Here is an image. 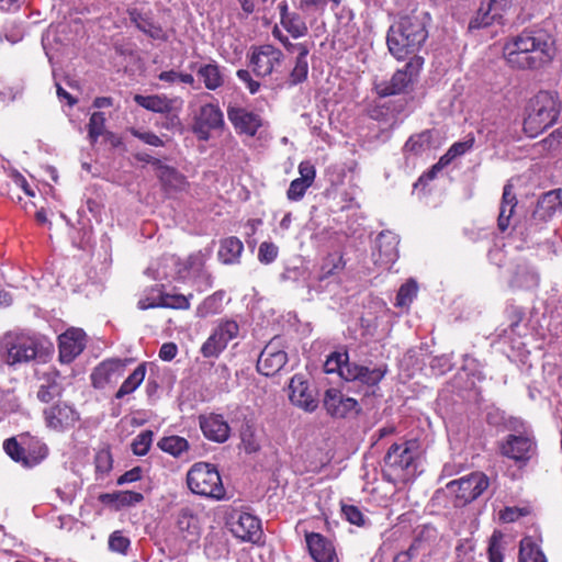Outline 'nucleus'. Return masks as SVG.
<instances>
[{
    "label": "nucleus",
    "instance_id": "nucleus-52",
    "mask_svg": "<svg viewBox=\"0 0 562 562\" xmlns=\"http://www.w3.org/2000/svg\"><path fill=\"white\" fill-rule=\"evenodd\" d=\"M312 184L306 183L300 179H294L291 181L290 187L286 191V196L290 201H300L303 199L306 190Z\"/></svg>",
    "mask_w": 562,
    "mask_h": 562
},
{
    "label": "nucleus",
    "instance_id": "nucleus-19",
    "mask_svg": "<svg viewBox=\"0 0 562 562\" xmlns=\"http://www.w3.org/2000/svg\"><path fill=\"white\" fill-rule=\"evenodd\" d=\"M323 405L334 418H345L358 409V402L355 398L345 396L336 389H328L325 392Z\"/></svg>",
    "mask_w": 562,
    "mask_h": 562
},
{
    "label": "nucleus",
    "instance_id": "nucleus-41",
    "mask_svg": "<svg viewBox=\"0 0 562 562\" xmlns=\"http://www.w3.org/2000/svg\"><path fill=\"white\" fill-rule=\"evenodd\" d=\"M173 101L164 94H151L143 97V109L165 114L172 110Z\"/></svg>",
    "mask_w": 562,
    "mask_h": 562
},
{
    "label": "nucleus",
    "instance_id": "nucleus-7",
    "mask_svg": "<svg viewBox=\"0 0 562 562\" xmlns=\"http://www.w3.org/2000/svg\"><path fill=\"white\" fill-rule=\"evenodd\" d=\"M239 325L234 319H220L211 335L201 346L200 352L204 358H217L228 342L237 338Z\"/></svg>",
    "mask_w": 562,
    "mask_h": 562
},
{
    "label": "nucleus",
    "instance_id": "nucleus-21",
    "mask_svg": "<svg viewBox=\"0 0 562 562\" xmlns=\"http://www.w3.org/2000/svg\"><path fill=\"white\" fill-rule=\"evenodd\" d=\"M286 361V352L278 349L273 342H270L259 355L257 370L266 376H272L285 366Z\"/></svg>",
    "mask_w": 562,
    "mask_h": 562
},
{
    "label": "nucleus",
    "instance_id": "nucleus-40",
    "mask_svg": "<svg viewBox=\"0 0 562 562\" xmlns=\"http://www.w3.org/2000/svg\"><path fill=\"white\" fill-rule=\"evenodd\" d=\"M539 276L528 266H518L513 279L512 285L516 288L530 289L537 286Z\"/></svg>",
    "mask_w": 562,
    "mask_h": 562
},
{
    "label": "nucleus",
    "instance_id": "nucleus-58",
    "mask_svg": "<svg viewBox=\"0 0 562 562\" xmlns=\"http://www.w3.org/2000/svg\"><path fill=\"white\" fill-rule=\"evenodd\" d=\"M543 146L551 151L562 150V126L553 131L546 139Z\"/></svg>",
    "mask_w": 562,
    "mask_h": 562
},
{
    "label": "nucleus",
    "instance_id": "nucleus-3",
    "mask_svg": "<svg viewBox=\"0 0 562 562\" xmlns=\"http://www.w3.org/2000/svg\"><path fill=\"white\" fill-rule=\"evenodd\" d=\"M417 458L418 443L416 440L393 443L384 457V479L394 484L413 480L417 472Z\"/></svg>",
    "mask_w": 562,
    "mask_h": 562
},
{
    "label": "nucleus",
    "instance_id": "nucleus-35",
    "mask_svg": "<svg viewBox=\"0 0 562 562\" xmlns=\"http://www.w3.org/2000/svg\"><path fill=\"white\" fill-rule=\"evenodd\" d=\"M140 495L132 491H119L114 493H104L99 495V501L113 509H121L138 503Z\"/></svg>",
    "mask_w": 562,
    "mask_h": 562
},
{
    "label": "nucleus",
    "instance_id": "nucleus-20",
    "mask_svg": "<svg viewBox=\"0 0 562 562\" xmlns=\"http://www.w3.org/2000/svg\"><path fill=\"white\" fill-rule=\"evenodd\" d=\"M125 366L120 360H106L100 363L91 374V381L94 387L105 389L114 385L124 374Z\"/></svg>",
    "mask_w": 562,
    "mask_h": 562
},
{
    "label": "nucleus",
    "instance_id": "nucleus-45",
    "mask_svg": "<svg viewBox=\"0 0 562 562\" xmlns=\"http://www.w3.org/2000/svg\"><path fill=\"white\" fill-rule=\"evenodd\" d=\"M105 134V115L103 112H93L88 124V137L94 144L99 136Z\"/></svg>",
    "mask_w": 562,
    "mask_h": 562
},
{
    "label": "nucleus",
    "instance_id": "nucleus-15",
    "mask_svg": "<svg viewBox=\"0 0 562 562\" xmlns=\"http://www.w3.org/2000/svg\"><path fill=\"white\" fill-rule=\"evenodd\" d=\"M282 60L283 53L279 48L272 45H262L251 52L249 67L256 77L266 78L281 65Z\"/></svg>",
    "mask_w": 562,
    "mask_h": 562
},
{
    "label": "nucleus",
    "instance_id": "nucleus-64",
    "mask_svg": "<svg viewBox=\"0 0 562 562\" xmlns=\"http://www.w3.org/2000/svg\"><path fill=\"white\" fill-rule=\"evenodd\" d=\"M488 559L490 562H503V553L499 546L494 540V537L492 538L488 547Z\"/></svg>",
    "mask_w": 562,
    "mask_h": 562
},
{
    "label": "nucleus",
    "instance_id": "nucleus-51",
    "mask_svg": "<svg viewBox=\"0 0 562 562\" xmlns=\"http://www.w3.org/2000/svg\"><path fill=\"white\" fill-rule=\"evenodd\" d=\"M278 254L279 248L277 245L270 241H263L258 249V259L260 262L269 265L277 259Z\"/></svg>",
    "mask_w": 562,
    "mask_h": 562
},
{
    "label": "nucleus",
    "instance_id": "nucleus-6",
    "mask_svg": "<svg viewBox=\"0 0 562 562\" xmlns=\"http://www.w3.org/2000/svg\"><path fill=\"white\" fill-rule=\"evenodd\" d=\"M4 451L15 462L31 468L38 464L47 456V447L29 436H20V439L10 438L3 443Z\"/></svg>",
    "mask_w": 562,
    "mask_h": 562
},
{
    "label": "nucleus",
    "instance_id": "nucleus-1",
    "mask_svg": "<svg viewBox=\"0 0 562 562\" xmlns=\"http://www.w3.org/2000/svg\"><path fill=\"white\" fill-rule=\"evenodd\" d=\"M555 55V41L546 30H524L507 38L503 56L517 69H539L551 63Z\"/></svg>",
    "mask_w": 562,
    "mask_h": 562
},
{
    "label": "nucleus",
    "instance_id": "nucleus-10",
    "mask_svg": "<svg viewBox=\"0 0 562 562\" xmlns=\"http://www.w3.org/2000/svg\"><path fill=\"white\" fill-rule=\"evenodd\" d=\"M488 486V479L482 472H474L451 481L447 488L454 494L460 505L468 504L477 498Z\"/></svg>",
    "mask_w": 562,
    "mask_h": 562
},
{
    "label": "nucleus",
    "instance_id": "nucleus-25",
    "mask_svg": "<svg viewBox=\"0 0 562 562\" xmlns=\"http://www.w3.org/2000/svg\"><path fill=\"white\" fill-rule=\"evenodd\" d=\"M227 116L234 127L243 134L254 136L262 125L261 117L244 108L229 106Z\"/></svg>",
    "mask_w": 562,
    "mask_h": 562
},
{
    "label": "nucleus",
    "instance_id": "nucleus-56",
    "mask_svg": "<svg viewBox=\"0 0 562 562\" xmlns=\"http://www.w3.org/2000/svg\"><path fill=\"white\" fill-rule=\"evenodd\" d=\"M241 443L247 453L256 452L259 449V443L255 437L252 429L247 426L240 432Z\"/></svg>",
    "mask_w": 562,
    "mask_h": 562
},
{
    "label": "nucleus",
    "instance_id": "nucleus-50",
    "mask_svg": "<svg viewBox=\"0 0 562 562\" xmlns=\"http://www.w3.org/2000/svg\"><path fill=\"white\" fill-rule=\"evenodd\" d=\"M140 366L135 368L134 372L123 382L119 391L116 392V398H122L125 395L134 392L140 384Z\"/></svg>",
    "mask_w": 562,
    "mask_h": 562
},
{
    "label": "nucleus",
    "instance_id": "nucleus-26",
    "mask_svg": "<svg viewBox=\"0 0 562 562\" xmlns=\"http://www.w3.org/2000/svg\"><path fill=\"white\" fill-rule=\"evenodd\" d=\"M232 532L243 541L257 543L262 537L261 522L256 516L241 513L232 525Z\"/></svg>",
    "mask_w": 562,
    "mask_h": 562
},
{
    "label": "nucleus",
    "instance_id": "nucleus-44",
    "mask_svg": "<svg viewBox=\"0 0 562 562\" xmlns=\"http://www.w3.org/2000/svg\"><path fill=\"white\" fill-rule=\"evenodd\" d=\"M454 562H484V558L475 551L470 540H463L456 548Z\"/></svg>",
    "mask_w": 562,
    "mask_h": 562
},
{
    "label": "nucleus",
    "instance_id": "nucleus-53",
    "mask_svg": "<svg viewBox=\"0 0 562 562\" xmlns=\"http://www.w3.org/2000/svg\"><path fill=\"white\" fill-rule=\"evenodd\" d=\"M474 142V135L469 134L463 140L456 142L454 144H452L448 151L450 153V156H452L456 159L457 157H460L468 153L473 147Z\"/></svg>",
    "mask_w": 562,
    "mask_h": 562
},
{
    "label": "nucleus",
    "instance_id": "nucleus-5",
    "mask_svg": "<svg viewBox=\"0 0 562 562\" xmlns=\"http://www.w3.org/2000/svg\"><path fill=\"white\" fill-rule=\"evenodd\" d=\"M187 484L192 493L222 499L225 488L217 469L210 463L198 462L192 465L187 474Z\"/></svg>",
    "mask_w": 562,
    "mask_h": 562
},
{
    "label": "nucleus",
    "instance_id": "nucleus-63",
    "mask_svg": "<svg viewBox=\"0 0 562 562\" xmlns=\"http://www.w3.org/2000/svg\"><path fill=\"white\" fill-rule=\"evenodd\" d=\"M140 479V468L135 467L131 471L125 472L117 479V484L122 485L124 483L134 482Z\"/></svg>",
    "mask_w": 562,
    "mask_h": 562
},
{
    "label": "nucleus",
    "instance_id": "nucleus-23",
    "mask_svg": "<svg viewBox=\"0 0 562 562\" xmlns=\"http://www.w3.org/2000/svg\"><path fill=\"white\" fill-rule=\"evenodd\" d=\"M199 425L203 435L212 441L225 442L229 438L231 428L220 414H207L199 417Z\"/></svg>",
    "mask_w": 562,
    "mask_h": 562
},
{
    "label": "nucleus",
    "instance_id": "nucleus-9",
    "mask_svg": "<svg viewBox=\"0 0 562 562\" xmlns=\"http://www.w3.org/2000/svg\"><path fill=\"white\" fill-rule=\"evenodd\" d=\"M501 453L517 463L526 464L537 453V445L531 434L508 435L499 446Z\"/></svg>",
    "mask_w": 562,
    "mask_h": 562
},
{
    "label": "nucleus",
    "instance_id": "nucleus-30",
    "mask_svg": "<svg viewBox=\"0 0 562 562\" xmlns=\"http://www.w3.org/2000/svg\"><path fill=\"white\" fill-rule=\"evenodd\" d=\"M189 68L196 71L205 89L210 91L217 90L225 82L223 69L215 60L199 66L196 64H190Z\"/></svg>",
    "mask_w": 562,
    "mask_h": 562
},
{
    "label": "nucleus",
    "instance_id": "nucleus-60",
    "mask_svg": "<svg viewBox=\"0 0 562 562\" xmlns=\"http://www.w3.org/2000/svg\"><path fill=\"white\" fill-rule=\"evenodd\" d=\"M236 75H237L238 79L246 85L247 89L249 90V92L251 94H255L259 91L260 83L257 80L252 79L249 70L239 69V70H237Z\"/></svg>",
    "mask_w": 562,
    "mask_h": 562
},
{
    "label": "nucleus",
    "instance_id": "nucleus-37",
    "mask_svg": "<svg viewBox=\"0 0 562 562\" xmlns=\"http://www.w3.org/2000/svg\"><path fill=\"white\" fill-rule=\"evenodd\" d=\"M351 363L347 351H334L327 357L324 370L326 373H338L345 379V371Z\"/></svg>",
    "mask_w": 562,
    "mask_h": 562
},
{
    "label": "nucleus",
    "instance_id": "nucleus-32",
    "mask_svg": "<svg viewBox=\"0 0 562 562\" xmlns=\"http://www.w3.org/2000/svg\"><path fill=\"white\" fill-rule=\"evenodd\" d=\"M206 255L202 251L190 255L186 261L189 274L201 281L205 289L212 285V277L205 270Z\"/></svg>",
    "mask_w": 562,
    "mask_h": 562
},
{
    "label": "nucleus",
    "instance_id": "nucleus-17",
    "mask_svg": "<svg viewBox=\"0 0 562 562\" xmlns=\"http://www.w3.org/2000/svg\"><path fill=\"white\" fill-rule=\"evenodd\" d=\"M398 236L390 231L382 232L376 238L375 265L389 269L398 258Z\"/></svg>",
    "mask_w": 562,
    "mask_h": 562
},
{
    "label": "nucleus",
    "instance_id": "nucleus-33",
    "mask_svg": "<svg viewBox=\"0 0 562 562\" xmlns=\"http://www.w3.org/2000/svg\"><path fill=\"white\" fill-rule=\"evenodd\" d=\"M244 251L241 240L235 236L227 237L221 241L218 249V259L224 265H236L239 262Z\"/></svg>",
    "mask_w": 562,
    "mask_h": 562
},
{
    "label": "nucleus",
    "instance_id": "nucleus-24",
    "mask_svg": "<svg viewBox=\"0 0 562 562\" xmlns=\"http://www.w3.org/2000/svg\"><path fill=\"white\" fill-rule=\"evenodd\" d=\"M46 425L54 430H63L75 425L78 413L68 404L59 403L44 411Z\"/></svg>",
    "mask_w": 562,
    "mask_h": 562
},
{
    "label": "nucleus",
    "instance_id": "nucleus-29",
    "mask_svg": "<svg viewBox=\"0 0 562 562\" xmlns=\"http://www.w3.org/2000/svg\"><path fill=\"white\" fill-rule=\"evenodd\" d=\"M306 544L315 562H337L333 543L323 535L311 532L305 536Z\"/></svg>",
    "mask_w": 562,
    "mask_h": 562
},
{
    "label": "nucleus",
    "instance_id": "nucleus-47",
    "mask_svg": "<svg viewBox=\"0 0 562 562\" xmlns=\"http://www.w3.org/2000/svg\"><path fill=\"white\" fill-rule=\"evenodd\" d=\"M95 473L99 476L106 475L113 467V458L108 447L99 449L94 457Z\"/></svg>",
    "mask_w": 562,
    "mask_h": 562
},
{
    "label": "nucleus",
    "instance_id": "nucleus-42",
    "mask_svg": "<svg viewBox=\"0 0 562 562\" xmlns=\"http://www.w3.org/2000/svg\"><path fill=\"white\" fill-rule=\"evenodd\" d=\"M519 562H547V559L530 538H524L520 541Z\"/></svg>",
    "mask_w": 562,
    "mask_h": 562
},
{
    "label": "nucleus",
    "instance_id": "nucleus-8",
    "mask_svg": "<svg viewBox=\"0 0 562 562\" xmlns=\"http://www.w3.org/2000/svg\"><path fill=\"white\" fill-rule=\"evenodd\" d=\"M8 364L29 362L37 358L42 350V344L27 335L8 336L5 339Z\"/></svg>",
    "mask_w": 562,
    "mask_h": 562
},
{
    "label": "nucleus",
    "instance_id": "nucleus-62",
    "mask_svg": "<svg viewBox=\"0 0 562 562\" xmlns=\"http://www.w3.org/2000/svg\"><path fill=\"white\" fill-rule=\"evenodd\" d=\"M178 353V347L175 342H165L159 350V358L164 361H171Z\"/></svg>",
    "mask_w": 562,
    "mask_h": 562
},
{
    "label": "nucleus",
    "instance_id": "nucleus-54",
    "mask_svg": "<svg viewBox=\"0 0 562 562\" xmlns=\"http://www.w3.org/2000/svg\"><path fill=\"white\" fill-rule=\"evenodd\" d=\"M341 513L350 524L357 526L364 525V515L357 506L342 504Z\"/></svg>",
    "mask_w": 562,
    "mask_h": 562
},
{
    "label": "nucleus",
    "instance_id": "nucleus-36",
    "mask_svg": "<svg viewBox=\"0 0 562 562\" xmlns=\"http://www.w3.org/2000/svg\"><path fill=\"white\" fill-rule=\"evenodd\" d=\"M224 291H216L212 295L205 297L196 307L195 316L199 318H207L220 314L223 311Z\"/></svg>",
    "mask_w": 562,
    "mask_h": 562
},
{
    "label": "nucleus",
    "instance_id": "nucleus-57",
    "mask_svg": "<svg viewBox=\"0 0 562 562\" xmlns=\"http://www.w3.org/2000/svg\"><path fill=\"white\" fill-rule=\"evenodd\" d=\"M128 546L130 540L119 531L113 532L109 539V547L112 551L125 553Z\"/></svg>",
    "mask_w": 562,
    "mask_h": 562
},
{
    "label": "nucleus",
    "instance_id": "nucleus-28",
    "mask_svg": "<svg viewBox=\"0 0 562 562\" xmlns=\"http://www.w3.org/2000/svg\"><path fill=\"white\" fill-rule=\"evenodd\" d=\"M518 204L516 193L514 191V184L508 181L502 193L499 203V213L497 217V228L505 233L513 224V216Z\"/></svg>",
    "mask_w": 562,
    "mask_h": 562
},
{
    "label": "nucleus",
    "instance_id": "nucleus-48",
    "mask_svg": "<svg viewBox=\"0 0 562 562\" xmlns=\"http://www.w3.org/2000/svg\"><path fill=\"white\" fill-rule=\"evenodd\" d=\"M344 268H345V261H344V258L341 255H338V254L329 255L325 259V261L322 266V271H321V276L318 277V279L322 281V280L335 274L336 272L341 271Z\"/></svg>",
    "mask_w": 562,
    "mask_h": 562
},
{
    "label": "nucleus",
    "instance_id": "nucleus-14",
    "mask_svg": "<svg viewBox=\"0 0 562 562\" xmlns=\"http://www.w3.org/2000/svg\"><path fill=\"white\" fill-rule=\"evenodd\" d=\"M143 162L153 166V169L161 182L165 191L169 194L183 192L188 189L189 183L187 178L180 173L176 168L170 167L161 161V159L154 157L147 153H143Z\"/></svg>",
    "mask_w": 562,
    "mask_h": 562
},
{
    "label": "nucleus",
    "instance_id": "nucleus-18",
    "mask_svg": "<svg viewBox=\"0 0 562 562\" xmlns=\"http://www.w3.org/2000/svg\"><path fill=\"white\" fill-rule=\"evenodd\" d=\"M86 346V334L80 328L67 329L58 337L59 359L64 363L71 362Z\"/></svg>",
    "mask_w": 562,
    "mask_h": 562
},
{
    "label": "nucleus",
    "instance_id": "nucleus-13",
    "mask_svg": "<svg viewBox=\"0 0 562 562\" xmlns=\"http://www.w3.org/2000/svg\"><path fill=\"white\" fill-rule=\"evenodd\" d=\"M423 61L419 57H414L405 64L403 69L397 70L390 81L382 82L376 86L379 95L389 97L405 92L414 82L419 74Z\"/></svg>",
    "mask_w": 562,
    "mask_h": 562
},
{
    "label": "nucleus",
    "instance_id": "nucleus-38",
    "mask_svg": "<svg viewBox=\"0 0 562 562\" xmlns=\"http://www.w3.org/2000/svg\"><path fill=\"white\" fill-rule=\"evenodd\" d=\"M193 295L190 294L188 296L182 294H161L159 296L158 303H148L145 304L143 302V308L147 307H154V306H161V307H168V308H175V310H189L190 308V299Z\"/></svg>",
    "mask_w": 562,
    "mask_h": 562
},
{
    "label": "nucleus",
    "instance_id": "nucleus-11",
    "mask_svg": "<svg viewBox=\"0 0 562 562\" xmlns=\"http://www.w3.org/2000/svg\"><path fill=\"white\" fill-rule=\"evenodd\" d=\"M173 533L179 552H186L198 543L200 539L199 519L191 509L182 508L178 512Z\"/></svg>",
    "mask_w": 562,
    "mask_h": 562
},
{
    "label": "nucleus",
    "instance_id": "nucleus-2",
    "mask_svg": "<svg viewBox=\"0 0 562 562\" xmlns=\"http://www.w3.org/2000/svg\"><path fill=\"white\" fill-rule=\"evenodd\" d=\"M425 24L417 18L405 16L390 26L386 44L390 53L397 59L416 54L427 40Z\"/></svg>",
    "mask_w": 562,
    "mask_h": 562
},
{
    "label": "nucleus",
    "instance_id": "nucleus-22",
    "mask_svg": "<svg viewBox=\"0 0 562 562\" xmlns=\"http://www.w3.org/2000/svg\"><path fill=\"white\" fill-rule=\"evenodd\" d=\"M386 372V364L370 368L352 362L345 371V380L357 381L367 386H375L382 381Z\"/></svg>",
    "mask_w": 562,
    "mask_h": 562
},
{
    "label": "nucleus",
    "instance_id": "nucleus-46",
    "mask_svg": "<svg viewBox=\"0 0 562 562\" xmlns=\"http://www.w3.org/2000/svg\"><path fill=\"white\" fill-rule=\"evenodd\" d=\"M418 285L415 280L411 279L401 285L396 295V306L404 307L408 306L416 297Z\"/></svg>",
    "mask_w": 562,
    "mask_h": 562
},
{
    "label": "nucleus",
    "instance_id": "nucleus-55",
    "mask_svg": "<svg viewBox=\"0 0 562 562\" xmlns=\"http://www.w3.org/2000/svg\"><path fill=\"white\" fill-rule=\"evenodd\" d=\"M143 33H146L154 41L166 42L168 40L167 31L154 22L143 21Z\"/></svg>",
    "mask_w": 562,
    "mask_h": 562
},
{
    "label": "nucleus",
    "instance_id": "nucleus-34",
    "mask_svg": "<svg viewBox=\"0 0 562 562\" xmlns=\"http://www.w3.org/2000/svg\"><path fill=\"white\" fill-rule=\"evenodd\" d=\"M59 375L56 372L45 373L41 378V384L37 391V398L43 403H49L60 396L63 387L58 381Z\"/></svg>",
    "mask_w": 562,
    "mask_h": 562
},
{
    "label": "nucleus",
    "instance_id": "nucleus-4",
    "mask_svg": "<svg viewBox=\"0 0 562 562\" xmlns=\"http://www.w3.org/2000/svg\"><path fill=\"white\" fill-rule=\"evenodd\" d=\"M561 100L558 92L539 91L530 99L527 115L524 120V130L530 136H536L553 125L561 112Z\"/></svg>",
    "mask_w": 562,
    "mask_h": 562
},
{
    "label": "nucleus",
    "instance_id": "nucleus-31",
    "mask_svg": "<svg viewBox=\"0 0 562 562\" xmlns=\"http://www.w3.org/2000/svg\"><path fill=\"white\" fill-rule=\"evenodd\" d=\"M296 54L293 69L288 79V83L291 87L304 82L308 75L307 56L310 54V46L306 43H300L296 46Z\"/></svg>",
    "mask_w": 562,
    "mask_h": 562
},
{
    "label": "nucleus",
    "instance_id": "nucleus-27",
    "mask_svg": "<svg viewBox=\"0 0 562 562\" xmlns=\"http://www.w3.org/2000/svg\"><path fill=\"white\" fill-rule=\"evenodd\" d=\"M558 212H562L561 190H552L538 200L531 221L536 224L547 222Z\"/></svg>",
    "mask_w": 562,
    "mask_h": 562
},
{
    "label": "nucleus",
    "instance_id": "nucleus-12",
    "mask_svg": "<svg viewBox=\"0 0 562 562\" xmlns=\"http://www.w3.org/2000/svg\"><path fill=\"white\" fill-rule=\"evenodd\" d=\"M224 124V114L221 108L215 103H205L193 116L192 132L200 140H209L211 131L220 130Z\"/></svg>",
    "mask_w": 562,
    "mask_h": 562
},
{
    "label": "nucleus",
    "instance_id": "nucleus-49",
    "mask_svg": "<svg viewBox=\"0 0 562 562\" xmlns=\"http://www.w3.org/2000/svg\"><path fill=\"white\" fill-rule=\"evenodd\" d=\"M429 139L430 136L426 132L411 136L405 143L404 149L414 155L422 154L429 148Z\"/></svg>",
    "mask_w": 562,
    "mask_h": 562
},
{
    "label": "nucleus",
    "instance_id": "nucleus-16",
    "mask_svg": "<svg viewBox=\"0 0 562 562\" xmlns=\"http://www.w3.org/2000/svg\"><path fill=\"white\" fill-rule=\"evenodd\" d=\"M291 403L305 412L312 413L318 406L315 391L310 387L303 375L295 374L289 384Z\"/></svg>",
    "mask_w": 562,
    "mask_h": 562
},
{
    "label": "nucleus",
    "instance_id": "nucleus-61",
    "mask_svg": "<svg viewBox=\"0 0 562 562\" xmlns=\"http://www.w3.org/2000/svg\"><path fill=\"white\" fill-rule=\"evenodd\" d=\"M526 515V510L522 509V508H518V507H506L502 513H501V519L504 521V522H513L515 520H517L519 517L521 516H525Z\"/></svg>",
    "mask_w": 562,
    "mask_h": 562
},
{
    "label": "nucleus",
    "instance_id": "nucleus-59",
    "mask_svg": "<svg viewBox=\"0 0 562 562\" xmlns=\"http://www.w3.org/2000/svg\"><path fill=\"white\" fill-rule=\"evenodd\" d=\"M299 173H300V180L313 184L315 177H316V170L312 162L310 161H302L299 165Z\"/></svg>",
    "mask_w": 562,
    "mask_h": 562
},
{
    "label": "nucleus",
    "instance_id": "nucleus-39",
    "mask_svg": "<svg viewBox=\"0 0 562 562\" xmlns=\"http://www.w3.org/2000/svg\"><path fill=\"white\" fill-rule=\"evenodd\" d=\"M158 447L162 451L178 458L188 452L190 445H189L188 440L183 437L169 436V437L161 438L158 441Z\"/></svg>",
    "mask_w": 562,
    "mask_h": 562
},
{
    "label": "nucleus",
    "instance_id": "nucleus-43",
    "mask_svg": "<svg viewBox=\"0 0 562 562\" xmlns=\"http://www.w3.org/2000/svg\"><path fill=\"white\" fill-rule=\"evenodd\" d=\"M281 25L294 38L305 36L308 31L303 18L295 12H292L291 15H286L285 18H283V21H281Z\"/></svg>",
    "mask_w": 562,
    "mask_h": 562
}]
</instances>
